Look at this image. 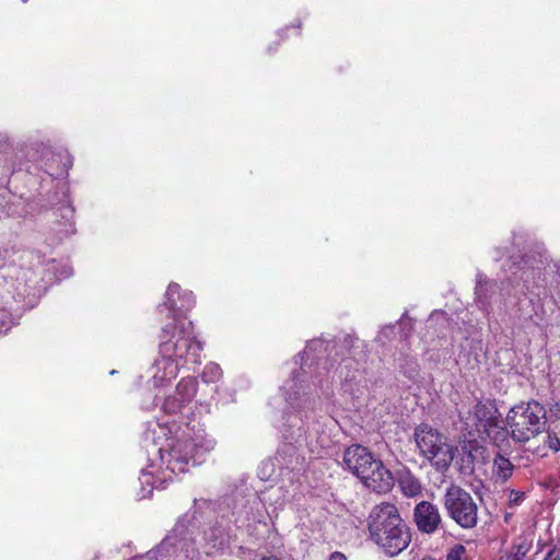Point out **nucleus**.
I'll list each match as a JSON object with an SVG mask.
<instances>
[{
  "instance_id": "nucleus-2",
  "label": "nucleus",
  "mask_w": 560,
  "mask_h": 560,
  "mask_svg": "<svg viewBox=\"0 0 560 560\" xmlns=\"http://www.w3.org/2000/svg\"><path fill=\"white\" fill-rule=\"evenodd\" d=\"M366 522L371 540L388 557L398 556L409 546L410 528L394 503L374 505Z\"/></svg>"
},
{
  "instance_id": "nucleus-32",
  "label": "nucleus",
  "mask_w": 560,
  "mask_h": 560,
  "mask_svg": "<svg viewBox=\"0 0 560 560\" xmlns=\"http://www.w3.org/2000/svg\"><path fill=\"white\" fill-rule=\"evenodd\" d=\"M328 560H347V558L345 557L343 553L336 551L330 555Z\"/></svg>"
},
{
  "instance_id": "nucleus-14",
  "label": "nucleus",
  "mask_w": 560,
  "mask_h": 560,
  "mask_svg": "<svg viewBox=\"0 0 560 560\" xmlns=\"http://www.w3.org/2000/svg\"><path fill=\"white\" fill-rule=\"evenodd\" d=\"M537 256H514L511 255L509 261L511 265L509 266V269L516 273V270H523L522 279L527 282L528 281V272L534 275L535 270L538 272L541 271L542 268H545V262L547 261V254L544 249L537 250Z\"/></svg>"
},
{
  "instance_id": "nucleus-27",
  "label": "nucleus",
  "mask_w": 560,
  "mask_h": 560,
  "mask_svg": "<svg viewBox=\"0 0 560 560\" xmlns=\"http://www.w3.org/2000/svg\"><path fill=\"white\" fill-rule=\"evenodd\" d=\"M528 551V547L524 544L515 546V551L506 557V560H522Z\"/></svg>"
},
{
  "instance_id": "nucleus-30",
  "label": "nucleus",
  "mask_w": 560,
  "mask_h": 560,
  "mask_svg": "<svg viewBox=\"0 0 560 560\" xmlns=\"http://www.w3.org/2000/svg\"><path fill=\"white\" fill-rule=\"evenodd\" d=\"M549 411H550L551 417H553L555 419H560V404L559 402H553L550 406Z\"/></svg>"
},
{
  "instance_id": "nucleus-15",
  "label": "nucleus",
  "mask_w": 560,
  "mask_h": 560,
  "mask_svg": "<svg viewBox=\"0 0 560 560\" xmlns=\"http://www.w3.org/2000/svg\"><path fill=\"white\" fill-rule=\"evenodd\" d=\"M474 418L478 432L497 427L500 420V413L492 401H478L474 407Z\"/></svg>"
},
{
  "instance_id": "nucleus-1",
  "label": "nucleus",
  "mask_w": 560,
  "mask_h": 560,
  "mask_svg": "<svg viewBox=\"0 0 560 560\" xmlns=\"http://www.w3.org/2000/svg\"><path fill=\"white\" fill-rule=\"evenodd\" d=\"M192 323L185 325L166 324L160 334L159 351L165 372L162 380L175 378L179 369L188 364H200L202 345L196 339Z\"/></svg>"
},
{
  "instance_id": "nucleus-20",
  "label": "nucleus",
  "mask_w": 560,
  "mask_h": 560,
  "mask_svg": "<svg viewBox=\"0 0 560 560\" xmlns=\"http://www.w3.org/2000/svg\"><path fill=\"white\" fill-rule=\"evenodd\" d=\"M481 433H485L493 442V444L500 445L510 436V429L506 424L501 427L499 421L497 422V427L489 428V430H485Z\"/></svg>"
},
{
  "instance_id": "nucleus-34",
  "label": "nucleus",
  "mask_w": 560,
  "mask_h": 560,
  "mask_svg": "<svg viewBox=\"0 0 560 560\" xmlns=\"http://www.w3.org/2000/svg\"><path fill=\"white\" fill-rule=\"evenodd\" d=\"M555 267H556V271H557V273H558V275H559V277H560V262L555 264Z\"/></svg>"
},
{
  "instance_id": "nucleus-5",
  "label": "nucleus",
  "mask_w": 560,
  "mask_h": 560,
  "mask_svg": "<svg viewBox=\"0 0 560 560\" xmlns=\"http://www.w3.org/2000/svg\"><path fill=\"white\" fill-rule=\"evenodd\" d=\"M546 413L544 405L535 399L513 406L505 417L510 438L524 444L541 434L546 428Z\"/></svg>"
},
{
  "instance_id": "nucleus-33",
  "label": "nucleus",
  "mask_w": 560,
  "mask_h": 560,
  "mask_svg": "<svg viewBox=\"0 0 560 560\" xmlns=\"http://www.w3.org/2000/svg\"><path fill=\"white\" fill-rule=\"evenodd\" d=\"M260 560H282V559H280L277 556L271 555V556L262 557Z\"/></svg>"
},
{
  "instance_id": "nucleus-9",
  "label": "nucleus",
  "mask_w": 560,
  "mask_h": 560,
  "mask_svg": "<svg viewBox=\"0 0 560 560\" xmlns=\"http://www.w3.org/2000/svg\"><path fill=\"white\" fill-rule=\"evenodd\" d=\"M162 464L173 475L183 474L188 470V465H198L202 462L203 451L192 440H176L168 444L167 448L159 450Z\"/></svg>"
},
{
  "instance_id": "nucleus-13",
  "label": "nucleus",
  "mask_w": 560,
  "mask_h": 560,
  "mask_svg": "<svg viewBox=\"0 0 560 560\" xmlns=\"http://www.w3.org/2000/svg\"><path fill=\"white\" fill-rule=\"evenodd\" d=\"M221 521H217L208 530L205 532L207 546L212 551H224L232 541V533L228 524L224 522L229 515L223 509L219 510Z\"/></svg>"
},
{
  "instance_id": "nucleus-16",
  "label": "nucleus",
  "mask_w": 560,
  "mask_h": 560,
  "mask_svg": "<svg viewBox=\"0 0 560 560\" xmlns=\"http://www.w3.org/2000/svg\"><path fill=\"white\" fill-rule=\"evenodd\" d=\"M397 482L405 497L416 498L422 494L421 481L408 468L397 472Z\"/></svg>"
},
{
  "instance_id": "nucleus-3",
  "label": "nucleus",
  "mask_w": 560,
  "mask_h": 560,
  "mask_svg": "<svg viewBox=\"0 0 560 560\" xmlns=\"http://www.w3.org/2000/svg\"><path fill=\"white\" fill-rule=\"evenodd\" d=\"M285 400L292 412L283 415V436L287 440H296L305 433V423L310 412L315 409L316 397L305 378L303 368L293 371L291 377L283 384Z\"/></svg>"
},
{
  "instance_id": "nucleus-10",
  "label": "nucleus",
  "mask_w": 560,
  "mask_h": 560,
  "mask_svg": "<svg viewBox=\"0 0 560 560\" xmlns=\"http://www.w3.org/2000/svg\"><path fill=\"white\" fill-rule=\"evenodd\" d=\"M195 305V295L190 291L180 292L179 284L172 282L165 292V301L158 306L160 313L167 310L166 317L172 318L171 324L184 325L183 317Z\"/></svg>"
},
{
  "instance_id": "nucleus-4",
  "label": "nucleus",
  "mask_w": 560,
  "mask_h": 560,
  "mask_svg": "<svg viewBox=\"0 0 560 560\" xmlns=\"http://www.w3.org/2000/svg\"><path fill=\"white\" fill-rule=\"evenodd\" d=\"M343 463L366 488L374 492L386 493L395 485L392 471L365 446L353 444L347 447L343 453Z\"/></svg>"
},
{
  "instance_id": "nucleus-22",
  "label": "nucleus",
  "mask_w": 560,
  "mask_h": 560,
  "mask_svg": "<svg viewBox=\"0 0 560 560\" xmlns=\"http://www.w3.org/2000/svg\"><path fill=\"white\" fill-rule=\"evenodd\" d=\"M364 347V342L352 335L345 336L339 343V348L347 350L353 357L357 354V349H363Z\"/></svg>"
},
{
  "instance_id": "nucleus-12",
  "label": "nucleus",
  "mask_w": 560,
  "mask_h": 560,
  "mask_svg": "<svg viewBox=\"0 0 560 560\" xmlns=\"http://www.w3.org/2000/svg\"><path fill=\"white\" fill-rule=\"evenodd\" d=\"M413 518L418 529L425 534L435 533L442 523L438 506L429 501H421L416 505Z\"/></svg>"
},
{
  "instance_id": "nucleus-19",
  "label": "nucleus",
  "mask_w": 560,
  "mask_h": 560,
  "mask_svg": "<svg viewBox=\"0 0 560 560\" xmlns=\"http://www.w3.org/2000/svg\"><path fill=\"white\" fill-rule=\"evenodd\" d=\"M328 348V342H326L323 339H314L307 342L304 351L302 353H299L298 357L301 358L302 362H306L307 360H311L312 362L315 360H319L320 357L318 354H313L315 352H322L326 351Z\"/></svg>"
},
{
  "instance_id": "nucleus-7",
  "label": "nucleus",
  "mask_w": 560,
  "mask_h": 560,
  "mask_svg": "<svg viewBox=\"0 0 560 560\" xmlns=\"http://www.w3.org/2000/svg\"><path fill=\"white\" fill-rule=\"evenodd\" d=\"M447 515L462 528L471 529L478 523V506L465 489L451 485L443 495Z\"/></svg>"
},
{
  "instance_id": "nucleus-29",
  "label": "nucleus",
  "mask_w": 560,
  "mask_h": 560,
  "mask_svg": "<svg viewBox=\"0 0 560 560\" xmlns=\"http://www.w3.org/2000/svg\"><path fill=\"white\" fill-rule=\"evenodd\" d=\"M545 444L553 452L560 451V439L555 433H548Z\"/></svg>"
},
{
  "instance_id": "nucleus-17",
  "label": "nucleus",
  "mask_w": 560,
  "mask_h": 560,
  "mask_svg": "<svg viewBox=\"0 0 560 560\" xmlns=\"http://www.w3.org/2000/svg\"><path fill=\"white\" fill-rule=\"evenodd\" d=\"M514 471V465L511 460L498 453L493 459V474L498 480L505 482L510 479Z\"/></svg>"
},
{
  "instance_id": "nucleus-24",
  "label": "nucleus",
  "mask_w": 560,
  "mask_h": 560,
  "mask_svg": "<svg viewBox=\"0 0 560 560\" xmlns=\"http://www.w3.org/2000/svg\"><path fill=\"white\" fill-rule=\"evenodd\" d=\"M405 365L400 364V369L409 378H413V376L418 373V364L413 358H405Z\"/></svg>"
},
{
  "instance_id": "nucleus-8",
  "label": "nucleus",
  "mask_w": 560,
  "mask_h": 560,
  "mask_svg": "<svg viewBox=\"0 0 560 560\" xmlns=\"http://www.w3.org/2000/svg\"><path fill=\"white\" fill-rule=\"evenodd\" d=\"M191 545L188 527L180 518L156 548L151 549L138 560H177L182 555L188 556Z\"/></svg>"
},
{
  "instance_id": "nucleus-18",
  "label": "nucleus",
  "mask_w": 560,
  "mask_h": 560,
  "mask_svg": "<svg viewBox=\"0 0 560 560\" xmlns=\"http://www.w3.org/2000/svg\"><path fill=\"white\" fill-rule=\"evenodd\" d=\"M197 385L198 384L194 377H185L177 384L175 395L187 405L196 396Z\"/></svg>"
},
{
  "instance_id": "nucleus-28",
  "label": "nucleus",
  "mask_w": 560,
  "mask_h": 560,
  "mask_svg": "<svg viewBox=\"0 0 560 560\" xmlns=\"http://www.w3.org/2000/svg\"><path fill=\"white\" fill-rule=\"evenodd\" d=\"M524 498H525L524 492L514 490V489L510 490V493H509L510 506H516V505L521 504V502H523Z\"/></svg>"
},
{
  "instance_id": "nucleus-6",
  "label": "nucleus",
  "mask_w": 560,
  "mask_h": 560,
  "mask_svg": "<svg viewBox=\"0 0 560 560\" xmlns=\"http://www.w3.org/2000/svg\"><path fill=\"white\" fill-rule=\"evenodd\" d=\"M413 439L421 456L438 470L445 471L450 467L453 460L452 447L436 429L422 423L415 428Z\"/></svg>"
},
{
  "instance_id": "nucleus-26",
  "label": "nucleus",
  "mask_w": 560,
  "mask_h": 560,
  "mask_svg": "<svg viewBox=\"0 0 560 560\" xmlns=\"http://www.w3.org/2000/svg\"><path fill=\"white\" fill-rule=\"evenodd\" d=\"M488 282L486 281L482 283L480 280L478 281V284L475 290V294L477 296V301L482 305V307L487 304V298H486V290H487Z\"/></svg>"
},
{
  "instance_id": "nucleus-23",
  "label": "nucleus",
  "mask_w": 560,
  "mask_h": 560,
  "mask_svg": "<svg viewBox=\"0 0 560 560\" xmlns=\"http://www.w3.org/2000/svg\"><path fill=\"white\" fill-rule=\"evenodd\" d=\"M466 553L467 551L465 546L455 545L453 548L450 549L446 556V560H467Z\"/></svg>"
},
{
  "instance_id": "nucleus-25",
  "label": "nucleus",
  "mask_w": 560,
  "mask_h": 560,
  "mask_svg": "<svg viewBox=\"0 0 560 560\" xmlns=\"http://www.w3.org/2000/svg\"><path fill=\"white\" fill-rule=\"evenodd\" d=\"M205 377H209L207 382H214L221 376V369L218 364L210 363L203 372Z\"/></svg>"
},
{
  "instance_id": "nucleus-31",
  "label": "nucleus",
  "mask_w": 560,
  "mask_h": 560,
  "mask_svg": "<svg viewBox=\"0 0 560 560\" xmlns=\"http://www.w3.org/2000/svg\"><path fill=\"white\" fill-rule=\"evenodd\" d=\"M544 560H560V555L556 552V549H551Z\"/></svg>"
},
{
  "instance_id": "nucleus-11",
  "label": "nucleus",
  "mask_w": 560,
  "mask_h": 560,
  "mask_svg": "<svg viewBox=\"0 0 560 560\" xmlns=\"http://www.w3.org/2000/svg\"><path fill=\"white\" fill-rule=\"evenodd\" d=\"M260 503L257 498H246L244 495H233L225 498L220 509H223L224 513L228 514L230 522L234 523L237 528L247 527L252 522L257 521L255 515V508Z\"/></svg>"
},
{
  "instance_id": "nucleus-21",
  "label": "nucleus",
  "mask_w": 560,
  "mask_h": 560,
  "mask_svg": "<svg viewBox=\"0 0 560 560\" xmlns=\"http://www.w3.org/2000/svg\"><path fill=\"white\" fill-rule=\"evenodd\" d=\"M185 406H186V404L184 401H182V399L174 394V395H171L165 398V400L162 405V410L167 415L175 416V415L182 412V410Z\"/></svg>"
}]
</instances>
